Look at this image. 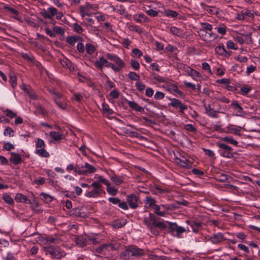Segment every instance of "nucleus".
Segmentation results:
<instances>
[{
    "label": "nucleus",
    "mask_w": 260,
    "mask_h": 260,
    "mask_svg": "<svg viewBox=\"0 0 260 260\" xmlns=\"http://www.w3.org/2000/svg\"><path fill=\"white\" fill-rule=\"evenodd\" d=\"M14 132L12 128H11L10 127H7L5 129L4 134L5 136L9 135V137H12L14 136Z\"/></svg>",
    "instance_id": "nucleus-49"
},
{
    "label": "nucleus",
    "mask_w": 260,
    "mask_h": 260,
    "mask_svg": "<svg viewBox=\"0 0 260 260\" xmlns=\"http://www.w3.org/2000/svg\"><path fill=\"white\" fill-rule=\"evenodd\" d=\"M202 29L205 31H211L212 29V26L211 24L208 23H201Z\"/></svg>",
    "instance_id": "nucleus-42"
},
{
    "label": "nucleus",
    "mask_w": 260,
    "mask_h": 260,
    "mask_svg": "<svg viewBox=\"0 0 260 260\" xmlns=\"http://www.w3.org/2000/svg\"><path fill=\"white\" fill-rule=\"evenodd\" d=\"M23 90L29 95V96L32 99L37 98V96L35 93L29 90L25 85H23Z\"/></svg>",
    "instance_id": "nucleus-50"
},
{
    "label": "nucleus",
    "mask_w": 260,
    "mask_h": 260,
    "mask_svg": "<svg viewBox=\"0 0 260 260\" xmlns=\"http://www.w3.org/2000/svg\"><path fill=\"white\" fill-rule=\"evenodd\" d=\"M111 180L115 182L116 185H120L123 182L122 179L120 177L115 175H114L111 177Z\"/></svg>",
    "instance_id": "nucleus-41"
},
{
    "label": "nucleus",
    "mask_w": 260,
    "mask_h": 260,
    "mask_svg": "<svg viewBox=\"0 0 260 260\" xmlns=\"http://www.w3.org/2000/svg\"><path fill=\"white\" fill-rule=\"evenodd\" d=\"M18 202H22L26 204H30V201L27 197L21 193H17L15 198Z\"/></svg>",
    "instance_id": "nucleus-14"
},
{
    "label": "nucleus",
    "mask_w": 260,
    "mask_h": 260,
    "mask_svg": "<svg viewBox=\"0 0 260 260\" xmlns=\"http://www.w3.org/2000/svg\"><path fill=\"white\" fill-rule=\"evenodd\" d=\"M101 192L96 189H93L92 191L87 192L86 196L89 198H95L100 194Z\"/></svg>",
    "instance_id": "nucleus-31"
},
{
    "label": "nucleus",
    "mask_w": 260,
    "mask_h": 260,
    "mask_svg": "<svg viewBox=\"0 0 260 260\" xmlns=\"http://www.w3.org/2000/svg\"><path fill=\"white\" fill-rule=\"evenodd\" d=\"M184 128L186 130L190 132L195 133L197 131V129L190 124L185 125Z\"/></svg>",
    "instance_id": "nucleus-55"
},
{
    "label": "nucleus",
    "mask_w": 260,
    "mask_h": 260,
    "mask_svg": "<svg viewBox=\"0 0 260 260\" xmlns=\"http://www.w3.org/2000/svg\"><path fill=\"white\" fill-rule=\"evenodd\" d=\"M75 241L76 244L80 247H83L86 245V242L83 238H76Z\"/></svg>",
    "instance_id": "nucleus-38"
},
{
    "label": "nucleus",
    "mask_w": 260,
    "mask_h": 260,
    "mask_svg": "<svg viewBox=\"0 0 260 260\" xmlns=\"http://www.w3.org/2000/svg\"><path fill=\"white\" fill-rule=\"evenodd\" d=\"M3 199L9 205H12L14 203L13 199L7 193L3 194Z\"/></svg>",
    "instance_id": "nucleus-37"
},
{
    "label": "nucleus",
    "mask_w": 260,
    "mask_h": 260,
    "mask_svg": "<svg viewBox=\"0 0 260 260\" xmlns=\"http://www.w3.org/2000/svg\"><path fill=\"white\" fill-rule=\"evenodd\" d=\"M227 131L226 133H231L235 135H237L238 136H240V130L238 128L233 126L231 125L227 127Z\"/></svg>",
    "instance_id": "nucleus-19"
},
{
    "label": "nucleus",
    "mask_w": 260,
    "mask_h": 260,
    "mask_svg": "<svg viewBox=\"0 0 260 260\" xmlns=\"http://www.w3.org/2000/svg\"><path fill=\"white\" fill-rule=\"evenodd\" d=\"M176 161L179 165L183 168L187 169L190 167V161L185 158H183V159L177 158Z\"/></svg>",
    "instance_id": "nucleus-13"
},
{
    "label": "nucleus",
    "mask_w": 260,
    "mask_h": 260,
    "mask_svg": "<svg viewBox=\"0 0 260 260\" xmlns=\"http://www.w3.org/2000/svg\"><path fill=\"white\" fill-rule=\"evenodd\" d=\"M216 53L223 57H229L231 55L232 52L229 50H227L223 44H219L215 48Z\"/></svg>",
    "instance_id": "nucleus-5"
},
{
    "label": "nucleus",
    "mask_w": 260,
    "mask_h": 260,
    "mask_svg": "<svg viewBox=\"0 0 260 260\" xmlns=\"http://www.w3.org/2000/svg\"><path fill=\"white\" fill-rule=\"evenodd\" d=\"M47 11L50 13V15L52 16V17L55 16L57 14V10L53 7H49L47 9Z\"/></svg>",
    "instance_id": "nucleus-60"
},
{
    "label": "nucleus",
    "mask_w": 260,
    "mask_h": 260,
    "mask_svg": "<svg viewBox=\"0 0 260 260\" xmlns=\"http://www.w3.org/2000/svg\"><path fill=\"white\" fill-rule=\"evenodd\" d=\"M204 108L206 110V113L208 116L214 118L218 117V115L217 114V112L213 110L211 108L210 105H204Z\"/></svg>",
    "instance_id": "nucleus-15"
},
{
    "label": "nucleus",
    "mask_w": 260,
    "mask_h": 260,
    "mask_svg": "<svg viewBox=\"0 0 260 260\" xmlns=\"http://www.w3.org/2000/svg\"><path fill=\"white\" fill-rule=\"evenodd\" d=\"M40 196L43 197V199L46 202H50L52 201V198L49 194L42 192L40 194Z\"/></svg>",
    "instance_id": "nucleus-58"
},
{
    "label": "nucleus",
    "mask_w": 260,
    "mask_h": 260,
    "mask_svg": "<svg viewBox=\"0 0 260 260\" xmlns=\"http://www.w3.org/2000/svg\"><path fill=\"white\" fill-rule=\"evenodd\" d=\"M9 246V243L8 241L3 239L0 242V250L7 251Z\"/></svg>",
    "instance_id": "nucleus-26"
},
{
    "label": "nucleus",
    "mask_w": 260,
    "mask_h": 260,
    "mask_svg": "<svg viewBox=\"0 0 260 260\" xmlns=\"http://www.w3.org/2000/svg\"><path fill=\"white\" fill-rule=\"evenodd\" d=\"M36 113L37 114H41L42 115H45L46 113V111L45 109L41 106H38L37 107L36 110Z\"/></svg>",
    "instance_id": "nucleus-43"
},
{
    "label": "nucleus",
    "mask_w": 260,
    "mask_h": 260,
    "mask_svg": "<svg viewBox=\"0 0 260 260\" xmlns=\"http://www.w3.org/2000/svg\"><path fill=\"white\" fill-rule=\"evenodd\" d=\"M91 186L93 187L94 189H96L97 190H100V191H102L101 187H102V186L100 183V182H98L97 181L93 182L90 185V187Z\"/></svg>",
    "instance_id": "nucleus-62"
},
{
    "label": "nucleus",
    "mask_w": 260,
    "mask_h": 260,
    "mask_svg": "<svg viewBox=\"0 0 260 260\" xmlns=\"http://www.w3.org/2000/svg\"><path fill=\"white\" fill-rule=\"evenodd\" d=\"M170 32L172 34L178 37H180L181 35V31L180 29L175 26H171L170 28Z\"/></svg>",
    "instance_id": "nucleus-29"
},
{
    "label": "nucleus",
    "mask_w": 260,
    "mask_h": 260,
    "mask_svg": "<svg viewBox=\"0 0 260 260\" xmlns=\"http://www.w3.org/2000/svg\"><path fill=\"white\" fill-rule=\"evenodd\" d=\"M164 15L167 17L175 18L177 17L178 13L175 11L167 9L164 11Z\"/></svg>",
    "instance_id": "nucleus-18"
},
{
    "label": "nucleus",
    "mask_w": 260,
    "mask_h": 260,
    "mask_svg": "<svg viewBox=\"0 0 260 260\" xmlns=\"http://www.w3.org/2000/svg\"><path fill=\"white\" fill-rule=\"evenodd\" d=\"M128 106L133 109L140 112L144 113V108L139 106L136 102L134 101H129L128 103Z\"/></svg>",
    "instance_id": "nucleus-16"
},
{
    "label": "nucleus",
    "mask_w": 260,
    "mask_h": 260,
    "mask_svg": "<svg viewBox=\"0 0 260 260\" xmlns=\"http://www.w3.org/2000/svg\"><path fill=\"white\" fill-rule=\"evenodd\" d=\"M226 47L228 49H233V50H237L238 49V47L234 43V42L231 40H229L226 42Z\"/></svg>",
    "instance_id": "nucleus-34"
},
{
    "label": "nucleus",
    "mask_w": 260,
    "mask_h": 260,
    "mask_svg": "<svg viewBox=\"0 0 260 260\" xmlns=\"http://www.w3.org/2000/svg\"><path fill=\"white\" fill-rule=\"evenodd\" d=\"M107 57L109 60L113 61L117 65H123L122 61L115 54H108Z\"/></svg>",
    "instance_id": "nucleus-17"
},
{
    "label": "nucleus",
    "mask_w": 260,
    "mask_h": 260,
    "mask_svg": "<svg viewBox=\"0 0 260 260\" xmlns=\"http://www.w3.org/2000/svg\"><path fill=\"white\" fill-rule=\"evenodd\" d=\"M138 198L134 194H131L127 197V202L132 209H136L138 207Z\"/></svg>",
    "instance_id": "nucleus-7"
},
{
    "label": "nucleus",
    "mask_w": 260,
    "mask_h": 260,
    "mask_svg": "<svg viewBox=\"0 0 260 260\" xmlns=\"http://www.w3.org/2000/svg\"><path fill=\"white\" fill-rule=\"evenodd\" d=\"M107 186H108V187H107V190L110 194L112 195V196H115L116 194V193L117 192V190L116 188L112 187H110V186H109V185Z\"/></svg>",
    "instance_id": "nucleus-61"
},
{
    "label": "nucleus",
    "mask_w": 260,
    "mask_h": 260,
    "mask_svg": "<svg viewBox=\"0 0 260 260\" xmlns=\"http://www.w3.org/2000/svg\"><path fill=\"white\" fill-rule=\"evenodd\" d=\"M57 98H55V97L53 98L54 101H55L56 105H57V106L60 108L63 109V110L66 109L67 108V105L66 104L63 103V102L58 100Z\"/></svg>",
    "instance_id": "nucleus-45"
},
{
    "label": "nucleus",
    "mask_w": 260,
    "mask_h": 260,
    "mask_svg": "<svg viewBox=\"0 0 260 260\" xmlns=\"http://www.w3.org/2000/svg\"><path fill=\"white\" fill-rule=\"evenodd\" d=\"M36 147L37 149L44 148L45 143L44 141L41 139H38L36 144Z\"/></svg>",
    "instance_id": "nucleus-56"
},
{
    "label": "nucleus",
    "mask_w": 260,
    "mask_h": 260,
    "mask_svg": "<svg viewBox=\"0 0 260 260\" xmlns=\"http://www.w3.org/2000/svg\"><path fill=\"white\" fill-rule=\"evenodd\" d=\"M78 76L82 77L85 80V83L86 84L91 87L93 89H95V86L94 85V83L91 81L89 79L86 78L85 76H82L80 73H78Z\"/></svg>",
    "instance_id": "nucleus-27"
},
{
    "label": "nucleus",
    "mask_w": 260,
    "mask_h": 260,
    "mask_svg": "<svg viewBox=\"0 0 260 260\" xmlns=\"http://www.w3.org/2000/svg\"><path fill=\"white\" fill-rule=\"evenodd\" d=\"M102 109L104 112L107 115H111L113 112L112 110L109 108L108 105L105 103L102 104Z\"/></svg>",
    "instance_id": "nucleus-30"
},
{
    "label": "nucleus",
    "mask_w": 260,
    "mask_h": 260,
    "mask_svg": "<svg viewBox=\"0 0 260 260\" xmlns=\"http://www.w3.org/2000/svg\"><path fill=\"white\" fill-rule=\"evenodd\" d=\"M9 82L11 84L12 87L14 88L17 85V77L13 74H11L9 75Z\"/></svg>",
    "instance_id": "nucleus-32"
},
{
    "label": "nucleus",
    "mask_w": 260,
    "mask_h": 260,
    "mask_svg": "<svg viewBox=\"0 0 260 260\" xmlns=\"http://www.w3.org/2000/svg\"><path fill=\"white\" fill-rule=\"evenodd\" d=\"M44 250L46 254H49L54 258L59 259L63 255V252L58 246H45Z\"/></svg>",
    "instance_id": "nucleus-2"
},
{
    "label": "nucleus",
    "mask_w": 260,
    "mask_h": 260,
    "mask_svg": "<svg viewBox=\"0 0 260 260\" xmlns=\"http://www.w3.org/2000/svg\"><path fill=\"white\" fill-rule=\"evenodd\" d=\"M22 57L28 63H31L34 65H38L37 61L35 60L34 55L31 53H22Z\"/></svg>",
    "instance_id": "nucleus-11"
},
{
    "label": "nucleus",
    "mask_w": 260,
    "mask_h": 260,
    "mask_svg": "<svg viewBox=\"0 0 260 260\" xmlns=\"http://www.w3.org/2000/svg\"><path fill=\"white\" fill-rule=\"evenodd\" d=\"M231 106L237 110V112L241 114L243 112V108L240 106V105L236 101H234L232 103Z\"/></svg>",
    "instance_id": "nucleus-40"
},
{
    "label": "nucleus",
    "mask_w": 260,
    "mask_h": 260,
    "mask_svg": "<svg viewBox=\"0 0 260 260\" xmlns=\"http://www.w3.org/2000/svg\"><path fill=\"white\" fill-rule=\"evenodd\" d=\"M183 70L187 74L191 77L193 79H196V78L200 77L201 76L200 74L197 71L191 69L189 66H187L186 68L184 67Z\"/></svg>",
    "instance_id": "nucleus-10"
},
{
    "label": "nucleus",
    "mask_w": 260,
    "mask_h": 260,
    "mask_svg": "<svg viewBox=\"0 0 260 260\" xmlns=\"http://www.w3.org/2000/svg\"><path fill=\"white\" fill-rule=\"evenodd\" d=\"M73 29L75 31L80 34H82L83 31V29L81 26L78 23H74L73 24Z\"/></svg>",
    "instance_id": "nucleus-47"
},
{
    "label": "nucleus",
    "mask_w": 260,
    "mask_h": 260,
    "mask_svg": "<svg viewBox=\"0 0 260 260\" xmlns=\"http://www.w3.org/2000/svg\"><path fill=\"white\" fill-rule=\"evenodd\" d=\"M176 204L177 205L176 207L180 208L181 206H187L189 203L185 200H182L181 201H176Z\"/></svg>",
    "instance_id": "nucleus-59"
},
{
    "label": "nucleus",
    "mask_w": 260,
    "mask_h": 260,
    "mask_svg": "<svg viewBox=\"0 0 260 260\" xmlns=\"http://www.w3.org/2000/svg\"><path fill=\"white\" fill-rule=\"evenodd\" d=\"M165 97V94L160 91H157L154 96V98L156 100H161Z\"/></svg>",
    "instance_id": "nucleus-64"
},
{
    "label": "nucleus",
    "mask_w": 260,
    "mask_h": 260,
    "mask_svg": "<svg viewBox=\"0 0 260 260\" xmlns=\"http://www.w3.org/2000/svg\"><path fill=\"white\" fill-rule=\"evenodd\" d=\"M109 249H115L114 245L112 243L103 244L97 247L95 250L99 253H103L105 251H109Z\"/></svg>",
    "instance_id": "nucleus-8"
},
{
    "label": "nucleus",
    "mask_w": 260,
    "mask_h": 260,
    "mask_svg": "<svg viewBox=\"0 0 260 260\" xmlns=\"http://www.w3.org/2000/svg\"><path fill=\"white\" fill-rule=\"evenodd\" d=\"M72 212L73 214H75L76 216L83 218L86 217V214L82 211L81 209L79 208L73 209Z\"/></svg>",
    "instance_id": "nucleus-23"
},
{
    "label": "nucleus",
    "mask_w": 260,
    "mask_h": 260,
    "mask_svg": "<svg viewBox=\"0 0 260 260\" xmlns=\"http://www.w3.org/2000/svg\"><path fill=\"white\" fill-rule=\"evenodd\" d=\"M146 13L148 15H149L151 17H156L158 16V12L155 11L153 9H149L146 11Z\"/></svg>",
    "instance_id": "nucleus-63"
},
{
    "label": "nucleus",
    "mask_w": 260,
    "mask_h": 260,
    "mask_svg": "<svg viewBox=\"0 0 260 260\" xmlns=\"http://www.w3.org/2000/svg\"><path fill=\"white\" fill-rule=\"evenodd\" d=\"M251 89L252 88L250 86L245 85L240 89L241 93L243 95H246L251 90Z\"/></svg>",
    "instance_id": "nucleus-28"
},
{
    "label": "nucleus",
    "mask_w": 260,
    "mask_h": 260,
    "mask_svg": "<svg viewBox=\"0 0 260 260\" xmlns=\"http://www.w3.org/2000/svg\"><path fill=\"white\" fill-rule=\"evenodd\" d=\"M136 22L139 23L147 22L148 21V18L143 14H139L138 18H135Z\"/></svg>",
    "instance_id": "nucleus-22"
},
{
    "label": "nucleus",
    "mask_w": 260,
    "mask_h": 260,
    "mask_svg": "<svg viewBox=\"0 0 260 260\" xmlns=\"http://www.w3.org/2000/svg\"><path fill=\"white\" fill-rule=\"evenodd\" d=\"M36 153L41 157H48L49 156V153L44 148L37 149Z\"/></svg>",
    "instance_id": "nucleus-25"
},
{
    "label": "nucleus",
    "mask_w": 260,
    "mask_h": 260,
    "mask_svg": "<svg viewBox=\"0 0 260 260\" xmlns=\"http://www.w3.org/2000/svg\"><path fill=\"white\" fill-rule=\"evenodd\" d=\"M10 161L12 162L14 165H17L20 164L22 161V159L18 153L12 152L11 153Z\"/></svg>",
    "instance_id": "nucleus-9"
},
{
    "label": "nucleus",
    "mask_w": 260,
    "mask_h": 260,
    "mask_svg": "<svg viewBox=\"0 0 260 260\" xmlns=\"http://www.w3.org/2000/svg\"><path fill=\"white\" fill-rule=\"evenodd\" d=\"M145 202L150 207H153L155 205V200L151 197H147Z\"/></svg>",
    "instance_id": "nucleus-46"
},
{
    "label": "nucleus",
    "mask_w": 260,
    "mask_h": 260,
    "mask_svg": "<svg viewBox=\"0 0 260 260\" xmlns=\"http://www.w3.org/2000/svg\"><path fill=\"white\" fill-rule=\"evenodd\" d=\"M223 239V235L221 233L214 234L209 238V241L214 244H218Z\"/></svg>",
    "instance_id": "nucleus-12"
},
{
    "label": "nucleus",
    "mask_w": 260,
    "mask_h": 260,
    "mask_svg": "<svg viewBox=\"0 0 260 260\" xmlns=\"http://www.w3.org/2000/svg\"><path fill=\"white\" fill-rule=\"evenodd\" d=\"M96 171L95 168L87 162L85 163L84 166L77 164L75 166V173L79 175H86L88 173H94Z\"/></svg>",
    "instance_id": "nucleus-3"
},
{
    "label": "nucleus",
    "mask_w": 260,
    "mask_h": 260,
    "mask_svg": "<svg viewBox=\"0 0 260 260\" xmlns=\"http://www.w3.org/2000/svg\"><path fill=\"white\" fill-rule=\"evenodd\" d=\"M152 76L154 79L157 80L160 83H165L167 82L166 79L155 73L153 74Z\"/></svg>",
    "instance_id": "nucleus-52"
},
{
    "label": "nucleus",
    "mask_w": 260,
    "mask_h": 260,
    "mask_svg": "<svg viewBox=\"0 0 260 260\" xmlns=\"http://www.w3.org/2000/svg\"><path fill=\"white\" fill-rule=\"evenodd\" d=\"M79 10L80 15L82 17H84L85 16H89V14L87 12L88 11L86 10V9L83 5L80 6Z\"/></svg>",
    "instance_id": "nucleus-48"
},
{
    "label": "nucleus",
    "mask_w": 260,
    "mask_h": 260,
    "mask_svg": "<svg viewBox=\"0 0 260 260\" xmlns=\"http://www.w3.org/2000/svg\"><path fill=\"white\" fill-rule=\"evenodd\" d=\"M67 42L71 46H74L76 44V40L74 37L70 36L67 38Z\"/></svg>",
    "instance_id": "nucleus-54"
},
{
    "label": "nucleus",
    "mask_w": 260,
    "mask_h": 260,
    "mask_svg": "<svg viewBox=\"0 0 260 260\" xmlns=\"http://www.w3.org/2000/svg\"><path fill=\"white\" fill-rule=\"evenodd\" d=\"M171 102L169 105L174 108L179 109V112L181 113H184V111L187 109V106L181 102L178 99H171Z\"/></svg>",
    "instance_id": "nucleus-6"
},
{
    "label": "nucleus",
    "mask_w": 260,
    "mask_h": 260,
    "mask_svg": "<svg viewBox=\"0 0 260 260\" xmlns=\"http://www.w3.org/2000/svg\"><path fill=\"white\" fill-rule=\"evenodd\" d=\"M144 254L143 249L136 246H130L123 252V256L124 259H129L134 258H138Z\"/></svg>",
    "instance_id": "nucleus-1"
},
{
    "label": "nucleus",
    "mask_w": 260,
    "mask_h": 260,
    "mask_svg": "<svg viewBox=\"0 0 260 260\" xmlns=\"http://www.w3.org/2000/svg\"><path fill=\"white\" fill-rule=\"evenodd\" d=\"M53 31L59 35H63L64 33V29L59 26H54L53 28Z\"/></svg>",
    "instance_id": "nucleus-44"
},
{
    "label": "nucleus",
    "mask_w": 260,
    "mask_h": 260,
    "mask_svg": "<svg viewBox=\"0 0 260 260\" xmlns=\"http://www.w3.org/2000/svg\"><path fill=\"white\" fill-rule=\"evenodd\" d=\"M4 8L6 11H7V12H9L13 14H14L15 15H18L19 14V12L16 9L10 7L7 5H5L4 7Z\"/></svg>",
    "instance_id": "nucleus-36"
},
{
    "label": "nucleus",
    "mask_w": 260,
    "mask_h": 260,
    "mask_svg": "<svg viewBox=\"0 0 260 260\" xmlns=\"http://www.w3.org/2000/svg\"><path fill=\"white\" fill-rule=\"evenodd\" d=\"M215 29L218 34L221 35H225L226 34L228 28L224 24H221L216 27Z\"/></svg>",
    "instance_id": "nucleus-20"
},
{
    "label": "nucleus",
    "mask_w": 260,
    "mask_h": 260,
    "mask_svg": "<svg viewBox=\"0 0 260 260\" xmlns=\"http://www.w3.org/2000/svg\"><path fill=\"white\" fill-rule=\"evenodd\" d=\"M191 226L192 227L193 232L196 233L198 232V228L201 226V223L199 222H193L191 224Z\"/></svg>",
    "instance_id": "nucleus-57"
},
{
    "label": "nucleus",
    "mask_w": 260,
    "mask_h": 260,
    "mask_svg": "<svg viewBox=\"0 0 260 260\" xmlns=\"http://www.w3.org/2000/svg\"><path fill=\"white\" fill-rule=\"evenodd\" d=\"M222 140L226 142L229 143L230 144H233L235 146H237L238 142L235 140L233 139L232 137H224L222 138Z\"/></svg>",
    "instance_id": "nucleus-39"
},
{
    "label": "nucleus",
    "mask_w": 260,
    "mask_h": 260,
    "mask_svg": "<svg viewBox=\"0 0 260 260\" xmlns=\"http://www.w3.org/2000/svg\"><path fill=\"white\" fill-rule=\"evenodd\" d=\"M132 55L133 57L139 58L143 55V53L140 49L134 48L132 51Z\"/></svg>",
    "instance_id": "nucleus-33"
},
{
    "label": "nucleus",
    "mask_w": 260,
    "mask_h": 260,
    "mask_svg": "<svg viewBox=\"0 0 260 260\" xmlns=\"http://www.w3.org/2000/svg\"><path fill=\"white\" fill-rule=\"evenodd\" d=\"M128 77L133 80L138 81L139 80V76L135 72H130L128 75Z\"/></svg>",
    "instance_id": "nucleus-53"
},
{
    "label": "nucleus",
    "mask_w": 260,
    "mask_h": 260,
    "mask_svg": "<svg viewBox=\"0 0 260 260\" xmlns=\"http://www.w3.org/2000/svg\"><path fill=\"white\" fill-rule=\"evenodd\" d=\"M177 48L176 46L168 44L165 48L164 51L167 53H173L177 50Z\"/></svg>",
    "instance_id": "nucleus-35"
},
{
    "label": "nucleus",
    "mask_w": 260,
    "mask_h": 260,
    "mask_svg": "<svg viewBox=\"0 0 260 260\" xmlns=\"http://www.w3.org/2000/svg\"><path fill=\"white\" fill-rule=\"evenodd\" d=\"M50 135L52 138V139L55 141H58L63 138L62 135L60 134L58 132L55 131L50 132Z\"/></svg>",
    "instance_id": "nucleus-24"
},
{
    "label": "nucleus",
    "mask_w": 260,
    "mask_h": 260,
    "mask_svg": "<svg viewBox=\"0 0 260 260\" xmlns=\"http://www.w3.org/2000/svg\"><path fill=\"white\" fill-rule=\"evenodd\" d=\"M77 49L79 52L83 53L85 50V47L82 42H79L77 45Z\"/></svg>",
    "instance_id": "nucleus-51"
},
{
    "label": "nucleus",
    "mask_w": 260,
    "mask_h": 260,
    "mask_svg": "<svg viewBox=\"0 0 260 260\" xmlns=\"http://www.w3.org/2000/svg\"><path fill=\"white\" fill-rule=\"evenodd\" d=\"M218 146L220 148V154L221 156L227 158H233L235 153L233 149L224 143H219Z\"/></svg>",
    "instance_id": "nucleus-4"
},
{
    "label": "nucleus",
    "mask_w": 260,
    "mask_h": 260,
    "mask_svg": "<svg viewBox=\"0 0 260 260\" xmlns=\"http://www.w3.org/2000/svg\"><path fill=\"white\" fill-rule=\"evenodd\" d=\"M85 50L87 54L91 55L95 51V48L92 44L87 43L85 45Z\"/></svg>",
    "instance_id": "nucleus-21"
}]
</instances>
